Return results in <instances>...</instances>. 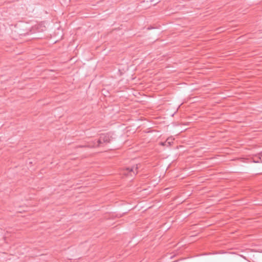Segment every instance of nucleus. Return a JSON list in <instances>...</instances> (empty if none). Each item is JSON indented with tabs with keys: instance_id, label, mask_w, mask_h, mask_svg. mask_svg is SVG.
<instances>
[{
	"instance_id": "f257e3e1",
	"label": "nucleus",
	"mask_w": 262,
	"mask_h": 262,
	"mask_svg": "<svg viewBox=\"0 0 262 262\" xmlns=\"http://www.w3.org/2000/svg\"><path fill=\"white\" fill-rule=\"evenodd\" d=\"M112 137L110 134L101 135L98 140H91L82 147H88L90 148H95L101 146L102 143H107L111 142Z\"/></svg>"
},
{
	"instance_id": "f03ea898",
	"label": "nucleus",
	"mask_w": 262,
	"mask_h": 262,
	"mask_svg": "<svg viewBox=\"0 0 262 262\" xmlns=\"http://www.w3.org/2000/svg\"><path fill=\"white\" fill-rule=\"evenodd\" d=\"M138 168L137 165H134L132 167H126L123 169V173L126 175L130 174L131 176H133V175H135L138 173Z\"/></svg>"
},
{
	"instance_id": "7ed1b4c3",
	"label": "nucleus",
	"mask_w": 262,
	"mask_h": 262,
	"mask_svg": "<svg viewBox=\"0 0 262 262\" xmlns=\"http://www.w3.org/2000/svg\"><path fill=\"white\" fill-rule=\"evenodd\" d=\"M252 161L254 163H262V152L255 155L252 157Z\"/></svg>"
},
{
	"instance_id": "20e7f679",
	"label": "nucleus",
	"mask_w": 262,
	"mask_h": 262,
	"mask_svg": "<svg viewBox=\"0 0 262 262\" xmlns=\"http://www.w3.org/2000/svg\"><path fill=\"white\" fill-rule=\"evenodd\" d=\"M173 139L172 137H170L167 138L166 140V142L167 144V146L171 145V144L173 143Z\"/></svg>"
},
{
	"instance_id": "39448f33",
	"label": "nucleus",
	"mask_w": 262,
	"mask_h": 262,
	"mask_svg": "<svg viewBox=\"0 0 262 262\" xmlns=\"http://www.w3.org/2000/svg\"><path fill=\"white\" fill-rule=\"evenodd\" d=\"M161 145H162L163 146H167V144L166 141L164 142H161Z\"/></svg>"
},
{
	"instance_id": "423d86ee",
	"label": "nucleus",
	"mask_w": 262,
	"mask_h": 262,
	"mask_svg": "<svg viewBox=\"0 0 262 262\" xmlns=\"http://www.w3.org/2000/svg\"><path fill=\"white\" fill-rule=\"evenodd\" d=\"M32 33L31 32V31H30V33H27L28 34H32Z\"/></svg>"
}]
</instances>
